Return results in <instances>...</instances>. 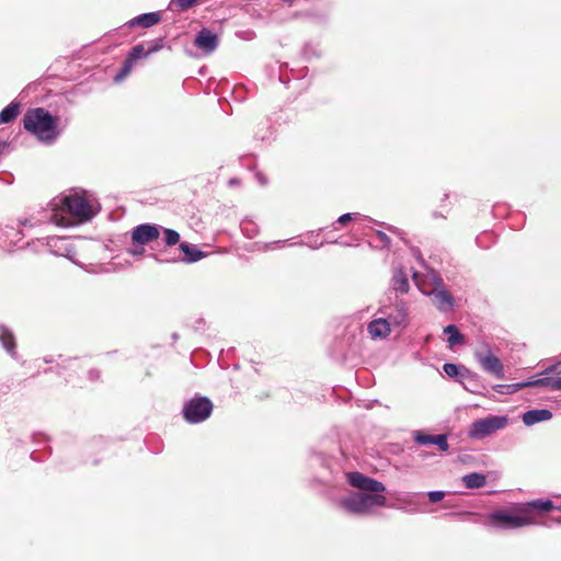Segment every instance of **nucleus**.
<instances>
[{
	"mask_svg": "<svg viewBox=\"0 0 561 561\" xmlns=\"http://www.w3.org/2000/svg\"><path fill=\"white\" fill-rule=\"evenodd\" d=\"M346 478L359 492L340 499L339 505L342 510L354 515H370L375 508L387 506V499L383 495L386 486L381 482L360 472H348Z\"/></svg>",
	"mask_w": 561,
	"mask_h": 561,
	"instance_id": "nucleus-1",
	"label": "nucleus"
},
{
	"mask_svg": "<svg viewBox=\"0 0 561 561\" xmlns=\"http://www.w3.org/2000/svg\"><path fill=\"white\" fill-rule=\"evenodd\" d=\"M49 216H44L41 219H25L21 221L23 227H34L38 224L51 221L58 226H68L70 221L65 218L64 214L67 213L80 221L90 220L96 213L98 207L85 192H75L69 195L58 196L49 203Z\"/></svg>",
	"mask_w": 561,
	"mask_h": 561,
	"instance_id": "nucleus-2",
	"label": "nucleus"
},
{
	"mask_svg": "<svg viewBox=\"0 0 561 561\" xmlns=\"http://www.w3.org/2000/svg\"><path fill=\"white\" fill-rule=\"evenodd\" d=\"M23 126L43 141H51L59 134L58 118L43 107L27 110L23 117Z\"/></svg>",
	"mask_w": 561,
	"mask_h": 561,
	"instance_id": "nucleus-3",
	"label": "nucleus"
},
{
	"mask_svg": "<svg viewBox=\"0 0 561 561\" xmlns=\"http://www.w3.org/2000/svg\"><path fill=\"white\" fill-rule=\"evenodd\" d=\"M491 525L501 528H519L537 524L534 512L527 506H516L512 511H497L489 516Z\"/></svg>",
	"mask_w": 561,
	"mask_h": 561,
	"instance_id": "nucleus-4",
	"label": "nucleus"
},
{
	"mask_svg": "<svg viewBox=\"0 0 561 561\" xmlns=\"http://www.w3.org/2000/svg\"><path fill=\"white\" fill-rule=\"evenodd\" d=\"M213 409L210 399L196 396L184 403L182 415L187 423L197 424L206 421L211 415Z\"/></svg>",
	"mask_w": 561,
	"mask_h": 561,
	"instance_id": "nucleus-5",
	"label": "nucleus"
},
{
	"mask_svg": "<svg viewBox=\"0 0 561 561\" xmlns=\"http://www.w3.org/2000/svg\"><path fill=\"white\" fill-rule=\"evenodd\" d=\"M160 237V227L151 224H141L131 230L134 248L130 252L135 255L144 253V245L156 241Z\"/></svg>",
	"mask_w": 561,
	"mask_h": 561,
	"instance_id": "nucleus-6",
	"label": "nucleus"
},
{
	"mask_svg": "<svg viewBox=\"0 0 561 561\" xmlns=\"http://www.w3.org/2000/svg\"><path fill=\"white\" fill-rule=\"evenodd\" d=\"M508 423L507 416L492 415L485 419L474 421L469 430V434L473 438H483L504 428Z\"/></svg>",
	"mask_w": 561,
	"mask_h": 561,
	"instance_id": "nucleus-7",
	"label": "nucleus"
},
{
	"mask_svg": "<svg viewBox=\"0 0 561 561\" xmlns=\"http://www.w3.org/2000/svg\"><path fill=\"white\" fill-rule=\"evenodd\" d=\"M474 357L484 371L499 379L504 378V366L500 358L492 353L489 344L483 343L481 348L476 350Z\"/></svg>",
	"mask_w": 561,
	"mask_h": 561,
	"instance_id": "nucleus-8",
	"label": "nucleus"
},
{
	"mask_svg": "<svg viewBox=\"0 0 561 561\" xmlns=\"http://www.w3.org/2000/svg\"><path fill=\"white\" fill-rule=\"evenodd\" d=\"M433 280L439 287V289H435L432 293H427L428 295H434V300L437 309L440 311H450L454 308V298L453 296L443 288V282L437 275H433Z\"/></svg>",
	"mask_w": 561,
	"mask_h": 561,
	"instance_id": "nucleus-9",
	"label": "nucleus"
},
{
	"mask_svg": "<svg viewBox=\"0 0 561 561\" xmlns=\"http://www.w3.org/2000/svg\"><path fill=\"white\" fill-rule=\"evenodd\" d=\"M194 44L198 49L210 54L218 47L219 39L215 33L204 27L197 33Z\"/></svg>",
	"mask_w": 561,
	"mask_h": 561,
	"instance_id": "nucleus-10",
	"label": "nucleus"
},
{
	"mask_svg": "<svg viewBox=\"0 0 561 561\" xmlns=\"http://www.w3.org/2000/svg\"><path fill=\"white\" fill-rule=\"evenodd\" d=\"M163 46V39L159 38L156 42L148 43V47L144 44H138L131 48L127 58L130 59L134 64L140 58H145L148 55L160 50Z\"/></svg>",
	"mask_w": 561,
	"mask_h": 561,
	"instance_id": "nucleus-11",
	"label": "nucleus"
},
{
	"mask_svg": "<svg viewBox=\"0 0 561 561\" xmlns=\"http://www.w3.org/2000/svg\"><path fill=\"white\" fill-rule=\"evenodd\" d=\"M414 439L419 445H436L440 451L448 449L447 436L445 434L432 435L423 432H416Z\"/></svg>",
	"mask_w": 561,
	"mask_h": 561,
	"instance_id": "nucleus-12",
	"label": "nucleus"
},
{
	"mask_svg": "<svg viewBox=\"0 0 561 561\" xmlns=\"http://www.w3.org/2000/svg\"><path fill=\"white\" fill-rule=\"evenodd\" d=\"M391 325L386 318H377L369 322L368 333L373 339H385L391 332Z\"/></svg>",
	"mask_w": 561,
	"mask_h": 561,
	"instance_id": "nucleus-13",
	"label": "nucleus"
},
{
	"mask_svg": "<svg viewBox=\"0 0 561 561\" xmlns=\"http://www.w3.org/2000/svg\"><path fill=\"white\" fill-rule=\"evenodd\" d=\"M554 378L545 377V378H533L525 382H518L513 383L511 386H507V388H511V391H518L525 387H545L549 390L554 391Z\"/></svg>",
	"mask_w": 561,
	"mask_h": 561,
	"instance_id": "nucleus-14",
	"label": "nucleus"
},
{
	"mask_svg": "<svg viewBox=\"0 0 561 561\" xmlns=\"http://www.w3.org/2000/svg\"><path fill=\"white\" fill-rule=\"evenodd\" d=\"M552 417L551 411L547 409H536L527 411L523 414V422L527 425H534L536 423L548 421Z\"/></svg>",
	"mask_w": 561,
	"mask_h": 561,
	"instance_id": "nucleus-15",
	"label": "nucleus"
},
{
	"mask_svg": "<svg viewBox=\"0 0 561 561\" xmlns=\"http://www.w3.org/2000/svg\"><path fill=\"white\" fill-rule=\"evenodd\" d=\"M161 20V15L159 12H150L140 14L128 22L129 26H141V27H150L159 23Z\"/></svg>",
	"mask_w": 561,
	"mask_h": 561,
	"instance_id": "nucleus-16",
	"label": "nucleus"
},
{
	"mask_svg": "<svg viewBox=\"0 0 561 561\" xmlns=\"http://www.w3.org/2000/svg\"><path fill=\"white\" fill-rule=\"evenodd\" d=\"M180 250L185 255L182 259V261H184L186 263L197 262L198 260L204 257V253L201 250H198L196 247L191 245V244H188L186 242H182L180 244Z\"/></svg>",
	"mask_w": 561,
	"mask_h": 561,
	"instance_id": "nucleus-17",
	"label": "nucleus"
},
{
	"mask_svg": "<svg viewBox=\"0 0 561 561\" xmlns=\"http://www.w3.org/2000/svg\"><path fill=\"white\" fill-rule=\"evenodd\" d=\"M391 328H399L407 322V309L404 306H397L393 312H390L387 317Z\"/></svg>",
	"mask_w": 561,
	"mask_h": 561,
	"instance_id": "nucleus-18",
	"label": "nucleus"
},
{
	"mask_svg": "<svg viewBox=\"0 0 561 561\" xmlns=\"http://www.w3.org/2000/svg\"><path fill=\"white\" fill-rule=\"evenodd\" d=\"M391 284L392 288L398 293L405 294L409 291V280L405 273L402 270H399L393 274Z\"/></svg>",
	"mask_w": 561,
	"mask_h": 561,
	"instance_id": "nucleus-19",
	"label": "nucleus"
},
{
	"mask_svg": "<svg viewBox=\"0 0 561 561\" xmlns=\"http://www.w3.org/2000/svg\"><path fill=\"white\" fill-rule=\"evenodd\" d=\"M20 104L10 103L0 112V124H8L13 122L19 115Z\"/></svg>",
	"mask_w": 561,
	"mask_h": 561,
	"instance_id": "nucleus-20",
	"label": "nucleus"
},
{
	"mask_svg": "<svg viewBox=\"0 0 561 561\" xmlns=\"http://www.w3.org/2000/svg\"><path fill=\"white\" fill-rule=\"evenodd\" d=\"M0 342L8 353L11 355L15 354V339L11 331L4 327L0 328Z\"/></svg>",
	"mask_w": 561,
	"mask_h": 561,
	"instance_id": "nucleus-21",
	"label": "nucleus"
},
{
	"mask_svg": "<svg viewBox=\"0 0 561 561\" xmlns=\"http://www.w3.org/2000/svg\"><path fill=\"white\" fill-rule=\"evenodd\" d=\"M444 332L448 335L447 343L449 347L463 343V335L458 331L455 324L447 325Z\"/></svg>",
	"mask_w": 561,
	"mask_h": 561,
	"instance_id": "nucleus-22",
	"label": "nucleus"
},
{
	"mask_svg": "<svg viewBox=\"0 0 561 561\" xmlns=\"http://www.w3.org/2000/svg\"><path fill=\"white\" fill-rule=\"evenodd\" d=\"M465 484L469 489L481 488L485 484V477L480 473H470L462 478Z\"/></svg>",
	"mask_w": 561,
	"mask_h": 561,
	"instance_id": "nucleus-23",
	"label": "nucleus"
},
{
	"mask_svg": "<svg viewBox=\"0 0 561 561\" xmlns=\"http://www.w3.org/2000/svg\"><path fill=\"white\" fill-rule=\"evenodd\" d=\"M523 506H527L528 510H530L531 512L533 510H538L541 512H549L551 510H554V504L550 500H535L526 504H523Z\"/></svg>",
	"mask_w": 561,
	"mask_h": 561,
	"instance_id": "nucleus-24",
	"label": "nucleus"
},
{
	"mask_svg": "<svg viewBox=\"0 0 561 561\" xmlns=\"http://www.w3.org/2000/svg\"><path fill=\"white\" fill-rule=\"evenodd\" d=\"M199 0H171L170 8L176 11H185L195 5Z\"/></svg>",
	"mask_w": 561,
	"mask_h": 561,
	"instance_id": "nucleus-25",
	"label": "nucleus"
},
{
	"mask_svg": "<svg viewBox=\"0 0 561 561\" xmlns=\"http://www.w3.org/2000/svg\"><path fill=\"white\" fill-rule=\"evenodd\" d=\"M164 242L167 245H174L180 241V234L178 231L169 228L163 229Z\"/></svg>",
	"mask_w": 561,
	"mask_h": 561,
	"instance_id": "nucleus-26",
	"label": "nucleus"
},
{
	"mask_svg": "<svg viewBox=\"0 0 561 561\" xmlns=\"http://www.w3.org/2000/svg\"><path fill=\"white\" fill-rule=\"evenodd\" d=\"M443 370L449 376V377H456L459 374V367L456 364L453 363H446L443 366Z\"/></svg>",
	"mask_w": 561,
	"mask_h": 561,
	"instance_id": "nucleus-27",
	"label": "nucleus"
},
{
	"mask_svg": "<svg viewBox=\"0 0 561 561\" xmlns=\"http://www.w3.org/2000/svg\"><path fill=\"white\" fill-rule=\"evenodd\" d=\"M133 66H134V62L130 59L126 58V60L124 61L123 68L121 70V73L116 77V79L121 80L124 77H126L130 72Z\"/></svg>",
	"mask_w": 561,
	"mask_h": 561,
	"instance_id": "nucleus-28",
	"label": "nucleus"
},
{
	"mask_svg": "<svg viewBox=\"0 0 561 561\" xmlns=\"http://www.w3.org/2000/svg\"><path fill=\"white\" fill-rule=\"evenodd\" d=\"M376 234H377V238L379 239V241L382 243V245H383L385 248H388V247L390 245L391 240H390V238L387 236V233H386V232L378 230V231L376 232Z\"/></svg>",
	"mask_w": 561,
	"mask_h": 561,
	"instance_id": "nucleus-29",
	"label": "nucleus"
},
{
	"mask_svg": "<svg viewBox=\"0 0 561 561\" xmlns=\"http://www.w3.org/2000/svg\"><path fill=\"white\" fill-rule=\"evenodd\" d=\"M445 493L443 491H432L428 493V499L431 502H439L444 499Z\"/></svg>",
	"mask_w": 561,
	"mask_h": 561,
	"instance_id": "nucleus-30",
	"label": "nucleus"
},
{
	"mask_svg": "<svg viewBox=\"0 0 561 561\" xmlns=\"http://www.w3.org/2000/svg\"><path fill=\"white\" fill-rule=\"evenodd\" d=\"M358 216V214H351V213H347V214H344L342 216L339 217L337 219V224H341V225H344L346 224L347 221L356 218Z\"/></svg>",
	"mask_w": 561,
	"mask_h": 561,
	"instance_id": "nucleus-31",
	"label": "nucleus"
},
{
	"mask_svg": "<svg viewBox=\"0 0 561 561\" xmlns=\"http://www.w3.org/2000/svg\"><path fill=\"white\" fill-rule=\"evenodd\" d=\"M508 385H495L493 387V389L497 392V393H501V394H511V393H514L515 391H511L512 389L511 388H507Z\"/></svg>",
	"mask_w": 561,
	"mask_h": 561,
	"instance_id": "nucleus-32",
	"label": "nucleus"
},
{
	"mask_svg": "<svg viewBox=\"0 0 561 561\" xmlns=\"http://www.w3.org/2000/svg\"><path fill=\"white\" fill-rule=\"evenodd\" d=\"M100 376H101V373L99 369L93 368V369L89 370V379L90 380H92V381L99 380Z\"/></svg>",
	"mask_w": 561,
	"mask_h": 561,
	"instance_id": "nucleus-33",
	"label": "nucleus"
},
{
	"mask_svg": "<svg viewBox=\"0 0 561 561\" xmlns=\"http://www.w3.org/2000/svg\"><path fill=\"white\" fill-rule=\"evenodd\" d=\"M554 391L561 390V377L554 378Z\"/></svg>",
	"mask_w": 561,
	"mask_h": 561,
	"instance_id": "nucleus-34",
	"label": "nucleus"
},
{
	"mask_svg": "<svg viewBox=\"0 0 561 561\" xmlns=\"http://www.w3.org/2000/svg\"><path fill=\"white\" fill-rule=\"evenodd\" d=\"M257 178H259V180L261 181V183H263V184L265 183V182L263 181V178H260L259 175H257Z\"/></svg>",
	"mask_w": 561,
	"mask_h": 561,
	"instance_id": "nucleus-35",
	"label": "nucleus"
},
{
	"mask_svg": "<svg viewBox=\"0 0 561 561\" xmlns=\"http://www.w3.org/2000/svg\"><path fill=\"white\" fill-rule=\"evenodd\" d=\"M554 510L561 511V505L560 506H554Z\"/></svg>",
	"mask_w": 561,
	"mask_h": 561,
	"instance_id": "nucleus-36",
	"label": "nucleus"
},
{
	"mask_svg": "<svg viewBox=\"0 0 561 561\" xmlns=\"http://www.w3.org/2000/svg\"><path fill=\"white\" fill-rule=\"evenodd\" d=\"M559 523H561V518L559 519Z\"/></svg>",
	"mask_w": 561,
	"mask_h": 561,
	"instance_id": "nucleus-37",
	"label": "nucleus"
}]
</instances>
